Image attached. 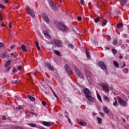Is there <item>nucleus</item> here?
<instances>
[{
    "mask_svg": "<svg viewBox=\"0 0 129 129\" xmlns=\"http://www.w3.org/2000/svg\"><path fill=\"white\" fill-rule=\"evenodd\" d=\"M44 35L46 39H48V40H50V39H51V35H50V34H49V33H44Z\"/></svg>",
    "mask_w": 129,
    "mask_h": 129,
    "instance_id": "nucleus-21",
    "label": "nucleus"
},
{
    "mask_svg": "<svg viewBox=\"0 0 129 129\" xmlns=\"http://www.w3.org/2000/svg\"><path fill=\"white\" fill-rule=\"evenodd\" d=\"M0 8L1 9H5V6L3 5L2 4H0Z\"/></svg>",
    "mask_w": 129,
    "mask_h": 129,
    "instance_id": "nucleus-47",
    "label": "nucleus"
},
{
    "mask_svg": "<svg viewBox=\"0 0 129 129\" xmlns=\"http://www.w3.org/2000/svg\"><path fill=\"white\" fill-rule=\"evenodd\" d=\"M27 125H29V126H31V127H36L37 126L36 124L33 123H27Z\"/></svg>",
    "mask_w": 129,
    "mask_h": 129,
    "instance_id": "nucleus-25",
    "label": "nucleus"
},
{
    "mask_svg": "<svg viewBox=\"0 0 129 129\" xmlns=\"http://www.w3.org/2000/svg\"><path fill=\"white\" fill-rule=\"evenodd\" d=\"M76 73L77 74L78 76L80 77V78H81V79H83V75H82V73L80 72V71L78 69H75Z\"/></svg>",
    "mask_w": 129,
    "mask_h": 129,
    "instance_id": "nucleus-6",
    "label": "nucleus"
},
{
    "mask_svg": "<svg viewBox=\"0 0 129 129\" xmlns=\"http://www.w3.org/2000/svg\"><path fill=\"white\" fill-rule=\"evenodd\" d=\"M43 19L47 24H49L50 23V20H49V18H48V16H47V14H44L42 16Z\"/></svg>",
    "mask_w": 129,
    "mask_h": 129,
    "instance_id": "nucleus-8",
    "label": "nucleus"
},
{
    "mask_svg": "<svg viewBox=\"0 0 129 129\" xmlns=\"http://www.w3.org/2000/svg\"><path fill=\"white\" fill-rule=\"evenodd\" d=\"M57 28L60 31H62V32H67L68 31V27L66 26V25H64L63 23L59 22V24L57 25Z\"/></svg>",
    "mask_w": 129,
    "mask_h": 129,
    "instance_id": "nucleus-1",
    "label": "nucleus"
},
{
    "mask_svg": "<svg viewBox=\"0 0 129 129\" xmlns=\"http://www.w3.org/2000/svg\"><path fill=\"white\" fill-rule=\"evenodd\" d=\"M68 120L70 123H71V120H70V119H68Z\"/></svg>",
    "mask_w": 129,
    "mask_h": 129,
    "instance_id": "nucleus-64",
    "label": "nucleus"
},
{
    "mask_svg": "<svg viewBox=\"0 0 129 129\" xmlns=\"http://www.w3.org/2000/svg\"><path fill=\"white\" fill-rule=\"evenodd\" d=\"M107 40H108V41H110L111 40V38L110 37V36L107 35Z\"/></svg>",
    "mask_w": 129,
    "mask_h": 129,
    "instance_id": "nucleus-41",
    "label": "nucleus"
},
{
    "mask_svg": "<svg viewBox=\"0 0 129 129\" xmlns=\"http://www.w3.org/2000/svg\"><path fill=\"white\" fill-rule=\"evenodd\" d=\"M86 54L88 59H90V53L89 51L86 50Z\"/></svg>",
    "mask_w": 129,
    "mask_h": 129,
    "instance_id": "nucleus-28",
    "label": "nucleus"
},
{
    "mask_svg": "<svg viewBox=\"0 0 129 129\" xmlns=\"http://www.w3.org/2000/svg\"><path fill=\"white\" fill-rule=\"evenodd\" d=\"M46 67L49 69V70H51V71H54V68H53V66H52L50 63L47 62L46 63Z\"/></svg>",
    "mask_w": 129,
    "mask_h": 129,
    "instance_id": "nucleus-13",
    "label": "nucleus"
},
{
    "mask_svg": "<svg viewBox=\"0 0 129 129\" xmlns=\"http://www.w3.org/2000/svg\"><path fill=\"white\" fill-rule=\"evenodd\" d=\"M123 73H128V69L127 68H124L123 69Z\"/></svg>",
    "mask_w": 129,
    "mask_h": 129,
    "instance_id": "nucleus-34",
    "label": "nucleus"
},
{
    "mask_svg": "<svg viewBox=\"0 0 129 129\" xmlns=\"http://www.w3.org/2000/svg\"><path fill=\"white\" fill-rule=\"evenodd\" d=\"M3 23H2V24H1L2 27H6V25L3 24Z\"/></svg>",
    "mask_w": 129,
    "mask_h": 129,
    "instance_id": "nucleus-62",
    "label": "nucleus"
},
{
    "mask_svg": "<svg viewBox=\"0 0 129 129\" xmlns=\"http://www.w3.org/2000/svg\"><path fill=\"white\" fill-rule=\"evenodd\" d=\"M103 111H104L105 113H106V114L109 113L110 112L109 109L106 106L103 107Z\"/></svg>",
    "mask_w": 129,
    "mask_h": 129,
    "instance_id": "nucleus-16",
    "label": "nucleus"
},
{
    "mask_svg": "<svg viewBox=\"0 0 129 129\" xmlns=\"http://www.w3.org/2000/svg\"><path fill=\"white\" fill-rule=\"evenodd\" d=\"M79 124H80V125H82V126H85V125H87V123L84 121L80 122Z\"/></svg>",
    "mask_w": 129,
    "mask_h": 129,
    "instance_id": "nucleus-24",
    "label": "nucleus"
},
{
    "mask_svg": "<svg viewBox=\"0 0 129 129\" xmlns=\"http://www.w3.org/2000/svg\"><path fill=\"white\" fill-rule=\"evenodd\" d=\"M113 45H114L115 46H116V45H117V39H114L113 40Z\"/></svg>",
    "mask_w": 129,
    "mask_h": 129,
    "instance_id": "nucleus-31",
    "label": "nucleus"
},
{
    "mask_svg": "<svg viewBox=\"0 0 129 129\" xmlns=\"http://www.w3.org/2000/svg\"><path fill=\"white\" fill-rule=\"evenodd\" d=\"M26 11L28 12V15L31 16L32 18H35V17H36V16L35 15V13H34V11L32 10V9L28 7L26 9Z\"/></svg>",
    "mask_w": 129,
    "mask_h": 129,
    "instance_id": "nucleus-5",
    "label": "nucleus"
},
{
    "mask_svg": "<svg viewBox=\"0 0 129 129\" xmlns=\"http://www.w3.org/2000/svg\"><path fill=\"white\" fill-rule=\"evenodd\" d=\"M103 98L106 102L109 103L110 102V99L106 96H103Z\"/></svg>",
    "mask_w": 129,
    "mask_h": 129,
    "instance_id": "nucleus-20",
    "label": "nucleus"
},
{
    "mask_svg": "<svg viewBox=\"0 0 129 129\" xmlns=\"http://www.w3.org/2000/svg\"><path fill=\"white\" fill-rule=\"evenodd\" d=\"M123 67H125V63H124V64L122 65L121 68H123Z\"/></svg>",
    "mask_w": 129,
    "mask_h": 129,
    "instance_id": "nucleus-63",
    "label": "nucleus"
},
{
    "mask_svg": "<svg viewBox=\"0 0 129 129\" xmlns=\"http://www.w3.org/2000/svg\"><path fill=\"white\" fill-rule=\"evenodd\" d=\"M68 47L69 48H71V49H73L74 48V45H73L72 44H68Z\"/></svg>",
    "mask_w": 129,
    "mask_h": 129,
    "instance_id": "nucleus-37",
    "label": "nucleus"
},
{
    "mask_svg": "<svg viewBox=\"0 0 129 129\" xmlns=\"http://www.w3.org/2000/svg\"><path fill=\"white\" fill-rule=\"evenodd\" d=\"M64 69L68 73H69V72L70 71V70H71L70 67H69V65H68V64H66L64 66Z\"/></svg>",
    "mask_w": 129,
    "mask_h": 129,
    "instance_id": "nucleus-15",
    "label": "nucleus"
},
{
    "mask_svg": "<svg viewBox=\"0 0 129 129\" xmlns=\"http://www.w3.org/2000/svg\"><path fill=\"white\" fill-rule=\"evenodd\" d=\"M49 32H50V30L47 29L45 31V33H49Z\"/></svg>",
    "mask_w": 129,
    "mask_h": 129,
    "instance_id": "nucleus-58",
    "label": "nucleus"
},
{
    "mask_svg": "<svg viewBox=\"0 0 129 129\" xmlns=\"http://www.w3.org/2000/svg\"><path fill=\"white\" fill-rule=\"evenodd\" d=\"M54 44H55L57 47H61V46H62V42L59 40H55L54 41Z\"/></svg>",
    "mask_w": 129,
    "mask_h": 129,
    "instance_id": "nucleus-12",
    "label": "nucleus"
},
{
    "mask_svg": "<svg viewBox=\"0 0 129 129\" xmlns=\"http://www.w3.org/2000/svg\"><path fill=\"white\" fill-rule=\"evenodd\" d=\"M106 24H107V21L106 20H103L102 23V27H104Z\"/></svg>",
    "mask_w": 129,
    "mask_h": 129,
    "instance_id": "nucleus-27",
    "label": "nucleus"
},
{
    "mask_svg": "<svg viewBox=\"0 0 129 129\" xmlns=\"http://www.w3.org/2000/svg\"><path fill=\"white\" fill-rule=\"evenodd\" d=\"M118 102L119 104L122 107H127V106H128L127 101L123 100L121 98H118Z\"/></svg>",
    "mask_w": 129,
    "mask_h": 129,
    "instance_id": "nucleus-2",
    "label": "nucleus"
},
{
    "mask_svg": "<svg viewBox=\"0 0 129 129\" xmlns=\"http://www.w3.org/2000/svg\"><path fill=\"white\" fill-rule=\"evenodd\" d=\"M10 70H11V67H8L7 68V71H10Z\"/></svg>",
    "mask_w": 129,
    "mask_h": 129,
    "instance_id": "nucleus-61",
    "label": "nucleus"
},
{
    "mask_svg": "<svg viewBox=\"0 0 129 129\" xmlns=\"http://www.w3.org/2000/svg\"><path fill=\"white\" fill-rule=\"evenodd\" d=\"M97 119L99 123H100V124L101 123V122L102 121V119L101 118H100L99 117H97Z\"/></svg>",
    "mask_w": 129,
    "mask_h": 129,
    "instance_id": "nucleus-33",
    "label": "nucleus"
},
{
    "mask_svg": "<svg viewBox=\"0 0 129 129\" xmlns=\"http://www.w3.org/2000/svg\"><path fill=\"white\" fill-rule=\"evenodd\" d=\"M0 20H1V21H3V15H2L1 13H0Z\"/></svg>",
    "mask_w": 129,
    "mask_h": 129,
    "instance_id": "nucleus-52",
    "label": "nucleus"
},
{
    "mask_svg": "<svg viewBox=\"0 0 129 129\" xmlns=\"http://www.w3.org/2000/svg\"><path fill=\"white\" fill-rule=\"evenodd\" d=\"M78 21H81L82 20V18L81 17H78Z\"/></svg>",
    "mask_w": 129,
    "mask_h": 129,
    "instance_id": "nucleus-51",
    "label": "nucleus"
},
{
    "mask_svg": "<svg viewBox=\"0 0 129 129\" xmlns=\"http://www.w3.org/2000/svg\"><path fill=\"white\" fill-rule=\"evenodd\" d=\"M54 53L57 56H60V51L59 50H54Z\"/></svg>",
    "mask_w": 129,
    "mask_h": 129,
    "instance_id": "nucleus-32",
    "label": "nucleus"
},
{
    "mask_svg": "<svg viewBox=\"0 0 129 129\" xmlns=\"http://www.w3.org/2000/svg\"><path fill=\"white\" fill-rule=\"evenodd\" d=\"M52 93H53V95L54 96V97L55 98H56L57 99H59V97H58V96L57 95V94H56V93H55V92H54V91H52Z\"/></svg>",
    "mask_w": 129,
    "mask_h": 129,
    "instance_id": "nucleus-39",
    "label": "nucleus"
},
{
    "mask_svg": "<svg viewBox=\"0 0 129 129\" xmlns=\"http://www.w3.org/2000/svg\"><path fill=\"white\" fill-rule=\"evenodd\" d=\"M80 2H81V5H82L83 6L84 5H85V2H84V0H80Z\"/></svg>",
    "mask_w": 129,
    "mask_h": 129,
    "instance_id": "nucleus-42",
    "label": "nucleus"
},
{
    "mask_svg": "<svg viewBox=\"0 0 129 129\" xmlns=\"http://www.w3.org/2000/svg\"><path fill=\"white\" fill-rule=\"evenodd\" d=\"M49 6L52 11H54V12H58L59 6L56 5V4H55L54 2L51 1L49 2Z\"/></svg>",
    "mask_w": 129,
    "mask_h": 129,
    "instance_id": "nucleus-3",
    "label": "nucleus"
},
{
    "mask_svg": "<svg viewBox=\"0 0 129 129\" xmlns=\"http://www.w3.org/2000/svg\"><path fill=\"white\" fill-rule=\"evenodd\" d=\"M99 114H100L102 117H104V114H103V113L99 112Z\"/></svg>",
    "mask_w": 129,
    "mask_h": 129,
    "instance_id": "nucleus-43",
    "label": "nucleus"
},
{
    "mask_svg": "<svg viewBox=\"0 0 129 129\" xmlns=\"http://www.w3.org/2000/svg\"><path fill=\"white\" fill-rule=\"evenodd\" d=\"M13 73H16V69H13Z\"/></svg>",
    "mask_w": 129,
    "mask_h": 129,
    "instance_id": "nucleus-57",
    "label": "nucleus"
},
{
    "mask_svg": "<svg viewBox=\"0 0 129 129\" xmlns=\"http://www.w3.org/2000/svg\"><path fill=\"white\" fill-rule=\"evenodd\" d=\"M97 98L99 99V101L100 102H102V100L101 99V97H100V95L97 94Z\"/></svg>",
    "mask_w": 129,
    "mask_h": 129,
    "instance_id": "nucleus-38",
    "label": "nucleus"
},
{
    "mask_svg": "<svg viewBox=\"0 0 129 129\" xmlns=\"http://www.w3.org/2000/svg\"><path fill=\"white\" fill-rule=\"evenodd\" d=\"M86 76L87 77V80L89 81V80H91V73H90V72L89 71H86Z\"/></svg>",
    "mask_w": 129,
    "mask_h": 129,
    "instance_id": "nucleus-11",
    "label": "nucleus"
},
{
    "mask_svg": "<svg viewBox=\"0 0 129 129\" xmlns=\"http://www.w3.org/2000/svg\"><path fill=\"white\" fill-rule=\"evenodd\" d=\"M14 55H15V53H14V52H12V53L11 54V57H13V56Z\"/></svg>",
    "mask_w": 129,
    "mask_h": 129,
    "instance_id": "nucleus-59",
    "label": "nucleus"
},
{
    "mask_svg": "<svg viewBox=\"0 0 129 129\" xmlns=\"http://www.w3.org/2000/svg\"><path fill=\"white\" fill-rule=\"evenodd\" d=\"M98 65L99 66H100L101 69H103V70L106 69V65H105V64L103 61H99L98 62Z\"/></svg>",
    "mask_w": 129,
    "mask_h": 129,
    "instance_id": "nucleus-7",
    "label": "nucleus"
},
{
    "mask_svg": "<svg viewBox=\"0 0 129 129\" xmlns=\"http://www.w3.org/2000/svg\"><path fill=\"white\" fill-rule=\"evenodd\" d=\"M3 47H4V43H3L2 42H0V49H2Z\"/></svg>",
    "mask_w": 129,
    "mask_h": 129,
    "instance_id": "nucleus-44",
    "label": "nucleus"
},
{
    "mask_svg": "<svg viewBox=\"0 0 129 129\" xmlns=\"http://www.w3.org/2000/svg\"><path fill=\"white\" fill-rule=\"evenodd\" d=\"M21 48L23 52H27V47H26V45H25V44H22L21 45Z\"/></svg>",
    "mask_w": 129,
    "mask_h": 129,
    "instance_id": "nucleus-23",
    "label": "nucleus"
},
{
    "mask_svg": "<svg viewBox=\"0 0 129 129\" xmlns=\"http://www.w3.org/2000/svg\"><path fill=\"white\" fill-rule=\"evenodd\" d=\"M86 98L89 100V101H91V102H95V99L93 97H92L90 95V96H88V97H86Z\"/></svg>",
    "mask_w": 129,
    "mask_h": 129,
    "instance_id": "nucleus-14",
    "label": "nucleus"
},
{
    "mask_svg": "<svg viewBox=\"0 0 129 129\" xmlns=\"http://www.w3.org/2000/svg\"><path fill=\"white\" fill-rule=\"evenodd\" d=\"M35 45H36V47H38L39 45V43H38V42L37 41H35Z\"/></svg>",
    "mask_w": 129,
    "mask_h": 129,
    "instance_id": "nucleus-45",
    "label": "nucleus"
},
{
    "mask_svg": "<svg viewBox=\"0 0 129 129\" xmlns=\"http://www.w3.org/2000/svg\"><path fill=\"white\" fill-rule=\"evenodd\" d=\"M121 5H123V4H126L127 3V0H119Z\"/></svg>",
    "mask_w": 129,
    "mask_h": 129,
    "instance_id": "nucleus-29",
    "label": "nucleus"
},
{
    "mask_svg": "<svg viewBox=\"0 0 129 129\" xmlns=\"http://www.w3.org/2000/svg\"><path fill=\"white\" fill-rule=\"evenodd\" d=\"M105 49H106V50H109V49H110V48L109 47H106Z\"/></svg>",
    "mask_w": 129,
    "mask_h": 129,
    "instance_id": "nucleus-60",
    "label": "nucleus"
},
{
    "mask_svg": "<svg viewBox=\"0 0 129 129\" xmlns=\"http://www.w3.org/2000/svg\"><path fill=\"white\" fill-rule=\"evenodd\" d=\"M113 64H114V66H115V67H118V66H119V64L116 61H113Z\"/></svg>",
    "mask_w": 129,
    "mask_h": 129,
    "instance_id": "nucleus-30",
    "label": "nucleus"
},
{
    "mask_svg": "<svg viewBox=\"0 0 129 129\" xmlns=\"http://www.w3.org/2000/svg\"><path fill=\"white\" fill-rule=\"evenodd\" d=\"M112 52L113 55H115V54H116V53H117V50H116V49H112Z\"/></svg>",
    "mask_w": 129,
    "mask_h": 129,
    "instance_id": "nucleus-35",
    "label": "nucleus"
},
{
    "mask_svg": "<svg viewBox=\"0 0 129 129\" xmlns=\"http://www.w3.org/2000/svg\"><path fill=\"white\" fill-rule=\"evenodd\" d=\"M6 118H7V116H2V119H3V120H6Z\"/></svg>",
    "mask_w": 129,
    "mask_h": 129,
    "instance_id": "nucleus-48",
    "label": "nucleus"
},
{
    "mask_svg": "<svg viewBox=\"0 0 129 129\" xmlns=\"http://www.w3.org/2000/svg\"><path fill=\"white\" fill-rule=\"evenodd\" d=\"M36 48H37V50H41V48H40V45H39L38 46L36 47Z\"/></svg>",
    "mask_w": 129,
    "mask_h": 129,
    "instance_id": "nucleus-55",
    "label": "nucleus"
},
{
    "mask_svg": "<svg viewBox=\"0 0 129 129\" xmlns=\"http://www.w3.org/2000/svg\"><path fill=\"white\" fill-rule=\"evenodd\" d=\"M18 109H22V106H18V107H17Z\"/></svg>",
    "mask_w": 129,
    "mask_h": 129,
    "instance_id": "nucleus-54",
    "label": "nucleus"
},
{
    "mask_svg": "<svg viewBox=\"0 0 129 129\" xmlns=\"http://www.w3.org/2000/svg\"><path fill=\"white\" fill-rule=\"evenodd\" d=\"M12 61L10 60H8L6 62L5 64V67L6 68H8V67H10V66H11V62Z\"/></svg>",
    "mask_w": 129,
    "mask_h": 129,
    "instance_id": "nucleus-18",
    "label": "nucleus"
},
{
    "mask_svg": "<svg viewBox=\"0 0 129 129\" xmlns=\"http://www.w3.org/2000/svg\"><path fill=\"white\" fill-rule=\"evenodd\" d=\"M28 98H29V99H30V100H31V101H35V100H36V98L30 95H28Z\"/></svg>",
    "mask_w": 129,
    "mask_h": 129,
    "instance_id": "nucleus-22",
    "label": "nucleus"
},
{
    "mask_svg": "<svg viewBox=\"0 0 129 129\" xmlns=\"http://www.w3.org/2000/svg\"><path fill=\"white\" fill-rule=\"evenodd\" d=\"M64 114L67 118H69V116H68V113H67V111H65Z\"/></svg>",
    "mask_w": 129,
    "mask_h": 129,
    "instance_id": "nucleus-40",
    "label": "nucleus"
},
{
    "mask_svg": "<svg viewBox=\"0 0 129 129\" xmlns=\"http://www.w3.org/2000/svg\"><path fill=\"white\" fill-rule=\"evenodd\" d=\"M22 66H18V69L19 70H22Z\"/></svg>",
    "mask_w": 129,
    "mask_h": 129,
    "instance_id": "nucleus-50",
    "label": "nucleus"
},
{
    "mask_svg": "<svg viewBox=\"0 0 129 129\" xmlns=\"http://www.w3.org/2000/svg\"><path fill=\"white\" fill-rule=\"evenodd\" d=\"M101 86L104 91L105 92H108L109 91V88L108 87V84L103 83L101 84Z\"/></svg>",
    "mask_w": 129,
    "mask_h": 129,
    "instance_id": "nucleus-4",
    "label": "nucleus"
},
{
    "mask_svg": "<svg viewBox=\"0 0 129 129\" xmlns=\"http://www.w3.org/2000/svg\"><path fill=\"white\" fill-rule=\"evenodd\" d=\"M95 23H98L99 21H100V19L99 18V17H98L97 18L94 19Z\"/></svg>",
    "mask_w": 129,
    "mask_h": 129,
    "instance_id": "nucleus-36",
    "label": "nucleus"
},
{
    "mask_svg": "<svg viewBox=\"0 0 129 129\" xmlns=\"http://www.w3.org/2000/svg\"><path fill=\"white\" fill-rule=\"evenodd\" d=\"M16 47V45H14L11 46V48L12 49H15V47Z\"/></svg>",
    "mask_w": 129,
    "mask_h": 129,
    "instance_id": "nucleus-53",
    "label": "nucleus"
},
{
    "mask_svg": "<svg viewBox=\"0 0 129 129\" xmlns=\"http://www.w3.org/2000/svg\"><path fill=\"white\" fill-rule=\"evenodd\" d=\"M42 124L45 125V126H52V125L53 124V123L51 122L43 121H42Z\"/></svg>",
    "mask_w": 129,
    "mask_h": 129,
    "instance_id": "nucleus-9",
    "label": "nucleus"
},
{
    "mask_svg": "<svg viewBox=\"0 0 129 129\" xmlns=\"http://www.w3.org/2000/svg\"><path fill=\"white\" fill-rule=\"evenodd\" d=\"M123 28V24L121 23H119L116 24L117 29H122Z\"/></svg>",
    "mask_w": 129,
    "mask_h": 129,
    "instance_id": "nucleus-17",
    "label": "nucleus"
},
{
    "mask_svg": "<svg viewBox=\"0 0 129 129\" xmlns=\"http://www.w3.org/2000/svg\"><path fill=\"white\" fill-rule=\"evenodd\" d=\"M115 100V102L113 103V106H115V107H117L118 106V103H117V101L116 100V98H114Z\"/></svg>",
    "mask_w": 129,
    "mask_h": 129,
    "instance_id": "nucleus-26",
    "label": "nucleus"
},
{
    "mask_svg": "<svg viewBox=\"0 0 129 129\" xmlns=\"http://www.w3.org/2000/svg\"><path fill=\"white\" fill-rule=\"evenodd\" d=\"M73 32H74V33H80L81 31L78 28L75 27L73 28Z\"/></svg>",
    "mask_w": 129,
    "mask_h": 129,
    "instance_id": "nucleus-19",
    "label": "nucleus"
},
{
    "mask_svg": "<svg viewBox=\"0 0 129 129\" xmlns=\"http://www.w3.org/2000/svg\"><path fill=\"white\" fill-rule=\"evenodd\" d=\"M84 93L86 97L89 96L91 94L90 91H89V90H88V89H87V88L84 89Z\"/></svg>",
    "mask_w": 129,
    "mask_h": 129,
    "instance_id": "nucleus-10",
    "label": "nucleus"
},
{
    "mask_svg": "<svg viewBox=\"0 0 129 129\" xmlns=\"http://www.w3.org/2000/svg\"><path fill=\"white\" fill-rule=\"evenodd\" d=\"M42 104H43L44 105V106H45L46 105V102L44 101H42Z\"/></svg>",
    "mask_w": 129,
    "mask_h": 129,
    "instance_id": "nucleus-49",
    "label": "nucleus"
},
{
    "mask_svg": "<svg viewBox=\"0 0 129 129\" xmlns=\"http://www.w3.org/2000/svg\"><path fill=\"white\" fill-rule=\"evenodd\" d=\"M9 28H12V24H11V23H9Z\"/></svg>",
    "mask_w": 129,
    "mask_h": 129,
    "instance_id": "nucleus-56",
    "label": "nucleus"
},
{
    "mask_svg": "<svg viewBox=\"0 0 129 129\" xmlns=\"http://www.w3.org/2000/svg\"><path fill=\"white\" fill-rule=\"evenodd\" d=\"M12 83H13V84H17V83H18V81H17V80L13 81L12 82Z\"/></svg>",
    "mask_w": 129,
    "mask_h": 129,
    "instance_id": "nucleus-46",
    "label": "nucleus"
}]
</instances>
